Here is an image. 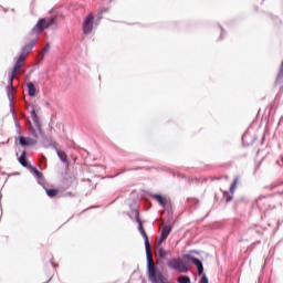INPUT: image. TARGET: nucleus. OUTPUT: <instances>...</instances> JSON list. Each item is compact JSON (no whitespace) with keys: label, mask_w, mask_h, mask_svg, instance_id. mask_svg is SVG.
Masks as SVG:
<instances>
[{"label":"nucleus","mask_w":283,"mask_h":283,"mask_svg":"<svg viewBox=\"0 0 283 283\" xmlns=\"http://www.w3.org/2000/svg\"><path fill=\"white\" fill-rule=\"evenodd\" d=\"M36 45V39L32 40L29 44H27L23 49L22 52L20 54V56H18L15 64L11 71V73L9 74V86H8V99L12 101V93L14 92V78L17 77V72H19V70H21V67H23L22 63L23 61H25V59H28V54H30V52H32V49Z\"/></svg>","instance_id":"f257e3e1"},{"label":"nucleus","mask_w":283,"mask_h":283,"mask_svg":"<svg viewBox=\"0 0 283 283\" xmlns=\"http://www.w3.org/2000/svg\"><path fill=\"white\" fill-rule=\"evenodd\" d=\"M146 260L148 280H150L151 283H167V281H165V275H163V272H160L158 266H156V263H154V255H146Z\"/></svg>","instance_id":"f03ea898"},{"label":"nucleus","mask_w":283,"mask_h":283,"mask_svg":"<svg viewBox=\"0 0 283 283\" xmlns=\"http://www.w3.org/2000/svg\"><path fill=\"white\" fill-rule=\"evenodd\" d=\"M130 213H132L130 218H135L136 222L138 223V231L142 238H144L145 251L149 260V255L151 254V244H149V237H147V232H145V228H143V221L140 220V212L138 211V209H133Z\"/></svg>","instance_id":"7ed1b4c3"},{"label":"nucleus","mask_w":283,"mask_h":283,"mask_svg":"<svg viewBox=\"0 0 283 283\" xmlns=\"http://www.w3.org/2000/svg\"><path fill=\"white\" fill-rule=\"evenodd\" d=\"M167 266L172 269V271H179V273H189V266L187 263L177 258L169 259Z\"/></svg>","instance_id":"20e7f679"},{"label":"nucleus","mask_w":283,"mask_h":283,"mask_svg":"<svg viewBox=\"0 0 283 283\" xmlns=\"http://www.w3.org/2000/svg\"><path fill=\"white\" fill-rule=\"evenodd\" d=\"M31 118L33 120L35 129L32 126V123L29 122L30 134L31 136H33V138H39V134H41V122H39V116L36 115V111L34 108L31 111Z\"/></svg>","instance_id":"39448f33"},{"label":"nucleus","mask_w":283,"mask_h":283,"mask_svg":"<svg viewBox=\"0 0 283 283\" xmlns=\"http://www.w3.org/2000/svg\"><path fill=\"white\" fill-rule=\"evenodd\" d=\"M55 22V18H42L32 28V32H43V30H48V28L54 25Z\"/></svg>","instance_id":"423d86ee"},{"label":"nucleus","mask_w":283,"mask_h":283,"mask_svg":"<svg viewBox=\"0 0 283 283\" xmlns=\"http://www.w3.org/2000/svg\"><path fill=\"white\" fill-rule=\"evenodd\" d=\"M185 260H188V262H191V264H195L198 275H205V265L202 264V261L191 254H185Z\"/></svg>","instance_id":"0eeeda50"},{"label":"nucleus","mask_w":283,"mask_h":283,"mask_svg":"<svg viewBox=\"0 0 283 283\" xmlns=\"http://www.w3.org/2000/svg\"><path fill=\"white\" fill-rule=\"evenodd\" d=\"M83 34H92L94 30V14L90 13L83 21L82 24Z\"/></svg>","instance_id":"6e6552de"},{"label":"nucleus","mask_w":283,"mask_h":283,"mask_svg":"<svg viewBox=\"0 0 283 283\" xmlns=\"http://www.w3.org/2000/svg\"><path fill=\"white\" fill-rule=\"evenodd\" d=\"M46 143H49L50 146H52L60 158L61 163H64V165H70V161L67 160V154L65 151H61L59 147L56 146V142H53L52 139H46Z\"/></svg>","instance_id":"1a4fd4ad"},{"label":"nucleus","mask_w":283,"mask_h":283,"mask_svg":"<svg viewBox=\"0 0 283 283\" xmlns=\"http://www.w3.org/2000/svg\"><path fill=\"white\" fill-rule=\"evenodd\" d=\"M238 177L233 179V182L230 186V192H223V198H226V202H231V200H233V193H235V189L238 188Z\"/></svg>","instance_id":"9d476101"},{"label":"nucleus","mask_w":283,"mask_h":283,"mask_svg":"<svg viewBox=\"0 0 283 283\" xmlns=\"http://www.w3.org/2000/svg\"><path fill=\"white\" fill-rule=\"evenodd\" d=\"M19 144L22 145V147H29L30 145H36V139L31 138V137H24V136H20L18 138Z\"/></svg>","instance_id":"9b49d317"},{"label":"nucleus","mask_w":283,"mask_h":283,"mask_svg":"<svg viewBox=\"0 0 283 283\" xmlns=\"http://www.w3.org/2000/svg\"><path fill=\"white\" fill-rule=\"evenodd\" d=\"M153 198H154L155 200H157V202H158V203L160 205V207H163L164 209H165V207H167V205H169V201H168L167 199L163 198V196H160V195L155 193V195H153Z\"/></svg>","instance_id":"f8f14e48"},{"label":"nucleus","mask_w":283,"mask_h":283,"mask_svg":"<svg viewBox=\"0 0 283 283\" xmlns=\"http://www.w3.org/2000/svg\"><path fill=\"white\" fill-rule=\"evenodd\" d=\"M9 101H10V112L14 118L15 127L19 129L21 127V124L19 123V118L14 116L15 114L14 104H12V101H14V97H12V99H9Z\"/></svg>","instance_id":"ddd939ff"},{"label":"nucleus","mask_w":283,"mask_h":283,"mask_svg":"<svg viewBox=\"0 0 283 283\" xmlns=\"http://www.w3.org/2000/svg\"><path fill=\"white\" fill-rule=\"evenodd\" d=\"M32 175L34 176V178H36L39 180V182H43V174L41 171H39V169H36V167H30Z\"/></svg>","instance_id":"4468645a"},{"label":"nucleus","mask_w":283,"mask_h":283,"mask_svg":"<svg viewBox=\"0 0 283 283\" xmlns=\"http://www.w3.org/2000/svg\"><path fill=\"white\" fill-rule=\"evenodd\" d=\"M27 87H28V94H29V96H36V86H34V83L29 82V83L27 84Z\"/></svg>","instance_id":"2eb2a0df"},{"label":"nucleus","mask_w":283,"mask_h":283,"mask_svg":"<svg viewBox=\"0 0 283 283\" xmlns=\"http://www.w3.org/2000/svg\"><path fill=\"white\" fill-rule=\"evenodd\" d=\"M18 160H19V163H20V165H21L22 167H31L30 164H28L27 153H25V151H23V153L21 154V156L18 158Z\"/></svg>","instance_id":"dca6fc26"},{"label":"nucleus","mask_w":283,"mask_h":283,"mask_svg":"<svg viewBox=\"0 0 283 283\" xmlns=\"http://www.w3.org/2000/svg\"><path fill=\"white\" fill-rule=\"evenodd\" d=\"M169 233H171V226H166L161 229L160 235H164V238H169Z\"/></svg>","instance_id":"f3484780"},{"label":"nucleus","mask_w":283,"mask_h":283,"mask_svg":"<svg viewBox=\"0 0 283 283\" xmlns=\"http://www.w3.org/2000/svg\"><path fill=\"white\" fill-rule=\"evenodd\" d=\"M169 251L164 250L163 248L158 249L157 255L158 258H160L161 260H165V258H167Z\"/></svg>","instance_id":"a211bd4d"},{"label":"nucleus","mask_w":283,"mask_h":283,"mask_svg":"<svg viewBox=\"0 0 283 283\" xmlns=\"http://www.w3.org/2000/svg\"><path fill=\"white\" fill-rule=\"evenodd\" d=\"M178 283H191V277L187 275H181L177 279Z\"/></svg>","instance_id":"6ab92c4d"},{"label":"nucleus","mask_w":283,"mask_h":283,"mask_svg":"<svg viewBox=\"0 0 283 283\" xmlns=\"http://www.w3.org/2000/svg\"><path fill=\"white\" fill-rule=\"evenodd\" d=\"M46 195L49 196V198H54V196H56L59 193V190L56 189H45Z\"/></svg>","instance_id":"aec40b11"},{"label":"nucleus","mask_w":283,"mask_h":283,"mask_svg":"<svg viewBox=\"0 0 283 283\" xmlns=\"http://www.w3.org/2000/svg\"><path fill=\"white\" fill-rule=\"evenodd\" d=\"M48 52H50V44H46V45L42 49V51H41L42 56H44L45 54H48Z\"/></svg>","instance_id":"412c9836"},{"label":"nucleus","mask_w":283,"mask_h":283,"mask_svg":"<svg viewBox=\"0 0 283 283\" xmlns=\"http://www.w3.org/2000/svg\"><path fill=\"white\" fill-rule=\"evenodd\" d=\"M199 283H209V279L207 277V274H202V277L200 279Z\"/></svg>","instance_id":"4be33fe9"},{"label":"nucleus","mask_w":283,"mask_h":283,"mask_svg":"<svg viewBox=\"0 0 283 283\" xmlns=\"http://www.w3.org/2000/svg\"><path fill=\"white\" fill-rule=\"evenodd\" d=\"M165 240H167V237H164L163 234H160L158 243L163 244V242H165Z\"/></svg>","instance_id":"5701e85b"},{"label":"nucleus","mask_w":283,"mask_h":283,"mask_svg":"<svg viewBox=\"0 0 283 283\" xmlns=\"http://www.w3.org/2000/svg\"><path fill=\"white\" fill-rule=\"evenodd\" d=\"M247 136H249V133H244L242 136V140H244L247 138Z\"/></svg>","instance_id":"b1692460"},{"label":"nucleus","mask_w":283,"mask_h":283,"mask_svg":"<svg viewBox=\"0 0 283 283\" xmlns=\"http://www.w3.org/2000/svg\"><path fill=\"white\" fill-rule=\"evenodd\" d=\"M223 35H224V29L221 28V35H220V39H222Z\"/></svg>","instance_id":"393cba45"},{"label":"nucleus","mask_w":283,"mask_h":283,"mask_svg":"<svg viewBox=\"0 0 283 283\" xmlns=\"http://www.w3.org/2000/svg\"><path fill=\"white\" fill-rule=\"evenodd\" d=\"M104 12H107V9H102L101 14H103Z\"/></svg>","instance_id":"a878e982"},{"label":"nucleus","mask_w":283,"mask_h":283,"mask_svg":"<svg viewBox=\"0 0 283 283\" xmlns=\"http://www.w3.org/2000/svg\"><path fill=\"white\" fill-rule=\"evenodd\" d=\"M52 266L56 268V264L54 262H51Z\"/></svg>","instance_id":"bb28decb"}]
</instances>
